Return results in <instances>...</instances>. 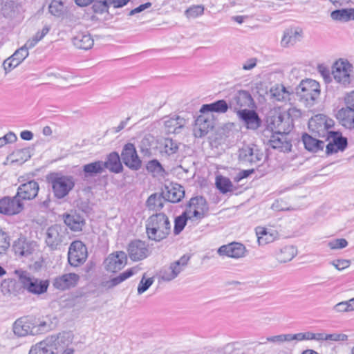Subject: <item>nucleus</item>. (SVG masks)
I'll list each match as a JSON object with an SVG mask.
<instances>
[{
    "instance_id": "nucleus-29",
    "label": "nucleus",
    "mask_w": 354,
    "mask_h": 354,
    "mask_svg": "<svg viewBox=\"0 0 354 354\" xmlns=\"http://www.w3.org/2000/svg\"><path fill=\"white\" fill-rule=\"evenodd\" d=\"M256 234L258 243L261 245L273 242L277 237V232L275 230H268L263 227L256 228Z\"/></svg>"
},
{
    "instance_id": "nucleus-18",
    "label": "nucleus",
    "mask_w": 354,
    "mask_h": 354,
    "mask_svg": "<svg viewBox=\"0 0 354 354\" xmlns=\"http://www.w3.org/2000/svg\"><path fill=\"white\" fill-rule=\"evenodd\" d=\"M237 115L248 129L257 130L261 124V120L257 113L248 109L237 111Z\"/></svg>"
},
{
    "instance_id": "nucleus-62",
    "label": "nucleus",
    "mask_w": 354,
    "mask_h": 354,
    "mask_svg": "<svg viewBox=\"0 0 354 354\" xmlns=\"http://www.w3.org/2000/svg\"><path fill=\"white\" fill-rule=\"evenodd\" d=\"M333 310L337 313L350 312L348 310L347 301H342L335 305L333 306Z\"/></svg>"
},
{
    "instance_id": "nucleus-9",
    "label": "nucleus",
    "mask_w": 354,
    "mask_h": 354,
    "mask_svg": "<svg viewBox=\"0 0 354 354\" xmlns=\"http://www.w3.org/2000/svg\"><path fill=\"white\" fill-rule=\"evenodd\" d=\"M326 140L328 141L326 145V152L328 155L344 151L348 145L347 138L343 137L339 131H327Z\"/></svg>"
},
{
    "instance_id": "nucleus-11",
    "label": "nucleus",
    "mask_w": 354,
    "mask_h": 354,
    "mask_svg": "<svg viewBox=\"0 0 354 354\" xmlns=\"http://www.w3.org/2000/svg\"><path fill=\"white\" fill-rule=\"evenodd\" d=\"M35 318L24 316L17 319L12 324V330L17 337L35 335L34 332Z\"/></svg>"
},
{
    "instance_id": "nucleus-21",
    "label": "nucleus",
    "mask_w": 354,
    "mask_h": 354,
    "mask_svg": "<svg viewBox=\"0 0 354 354\" xmlns=\"http://www.w3.org/2000/svg\"><path fill=\"white\" fill-rule=\"evenodd\" d=\"M37 248L36 242L27 241L24 238L18 239L13 244L15 254L20 257H29L35 252Z\"/></svg>"
},
{
    "instance_id": "nucleus-43",
    "label": "nucleus",
    "mask_w": 354,
    "mask_h": 354,
    "mask_svg": "<svg viewBox=\"0 0 354 354\" xmlns=\"http://www.w3.org/2000/svg\"><path fill=\"white\" fill-rule=\"evenodd\" d=\"M177 261L172 262L169 266H165L160 272V276L163 281H171L177 275Z\"/></svg>"
},
{
    "instance_id": "nucleus-33",
    "label": "nucleus",
    "mask_w": 354,
    "mask_h": 354,
    "mask_svg": "<svg viewBox=\"0 0 354 354\" xmlns=\"http://www.w3.org/2000/svg\"><path fill=\"white\" fill-rule=\"evenodd\" d=\"M302 141L305 148L312 152L323 150L325 147L324 141L317 140L307 133L303 135Z\"/></svg>"
},
{
    "instance_id": "nucleus-5",
    "label": "nucleus",
    "mask_w": 354,
    "mask_h": 354,
    "mask_svg": "<svg viewBox=\"0 0 354 354\" xmlns=\"http://www.w3.org/2000/svg\"><path fill=\"white\" fill-rule=\"evenodd\" d=\"M297 93L306 106L314 105L320 95L319 84L311 79L302 80L297 88Z\"/></svg>"
},
{
    "instance_id": "nucleus-8",
    "label": "nucleus",
    "mask_w": 354,
    "mask_h": 354,
    "mask_svg": "<svg viewBox=\"0 0 354 354\" xmlns=\"http://www.w3.org/2000/svg\"><path fill=\"white\" fill-rule=\"evenodd\" d=\"M87 257V248L81 241H74L71 243L68 252V261L71 266L77 267L83 264Z\"/></svg>"
},
{
    "instance_id": "nucleus-25",
    "label": "nucleus",
    "mask_w": 354,
    "mask_h": 354,
    "mask_svg": "<svg viewBox=\"0 0 354 354\" xmlns=\"http://www.w3.org/2000/svg\"><path fill=\"white\" fill-rule=\"evenodd\" d=\"M293 91L290 88L285 87L281 84H277L272 86L269 94L273 101L286 102L290 100V96Z\"/></svg>"
},
{
    "instance_id": "nucleus-64",
    "label": "nucleus",
    "mask_w": 354,
    "mask_h": 354,
    "mask_svg": "<svg viewBox=\"0 0 354 354\" xmlns=\"http://www.w3.org/2000/svg\"><path fill=\"white\" fill-rule=\"evenodd\" d=\"M346 107L354 110V91L350 92L345 97Z\"/></svg>"
},
{
    "instance_id": "nucleus-57",
    "label": "nucleus",
    "mask_w": 354,
    "mask_h": 354,
    "mask_svg": "<svg viewBox=\"0 0 354 354\" xmlns=\"http://www.w3.org/2000/svg\"><path fill=\"white\" fill-rule=\"evenodd\" d=\"M348 242L345 239H337L330 241L328 243V246L331 250L342 249L347 246Z\"/></svg>"
},
{
    "instance_id": "nucleus-49",
    "label": "nucleus",
    "mask_w": 354,
    "mask_h": 354,
    "mask_svg": "<svg viewBox=\"0 0 354 354\" xmlns=\"http://www.w3.org/2000/svg\"><path fill=\"white\" fill-rule=\"evenodd\" d=\"M164 123L166 133L174 134V137H175L176 131L177 129V117L176 115L167 117L165 118Z\"/></svg>"
},
{
    "instance_id": "nucleus-6",
    "label": "nucleus",
    "mask_w": 354,
    "mask_h": 354,
    "mask_svg": "<svg viewBox=\"0 0 354 354\" xmlns=\"http://www.w3.org/2000/svg\"><path fill=\"white\" fill-rule=\"evenodd\" d=\"M66 238V228L56 224L47 229L45 242L50 250H57L60 249Z\"/></svg>"
},
{
    "instance_id": "nucleus-3",
    "label": "nucleus",
    "mask_w": 354,
    "mask_h": 354,
    "mask_svg": "<svg viewBox=\"0 0 354 354\" xmlns=\"http://www.w3.org/2000/svg\"><path fill=\"white\" fill-rule=\"evenodd\" d=\"M19 281L22 288L28 292L34 295H41L46 292L49 286L48 280H42L32 276L30 272L24 270H15Z\"/></svg>"
},
{
    "instance_id": "nucleus-37",
    "label": "nucleus",
    "mask_w": 354,
    "mask_h": 354,
    "mask_svg": "<svg viewBox=\"0 0 354 354\" xmlns=\"http://www.w3.org/2000/svg\"><path fill=\"white\" fill-rule=\"evenodd\" d=\"M297 254V250L294 245H285L277 254V259L280 263H286L291 261Z\"/></svg>"
},
{
    "instance_id": "nucleus-14",
    "label": "nucleus",
    "mask_w": 354,
    "mask_h": 354,
    "mask_svg": "<svg viewBox=\"0 0 354 354\" xmlns=\"http://www.w3.org/2000/svg\"><path fill=\"white\" fill-rule=\"evenodd\" d=\"M127 257L124 252L118 251L110 254L104 260V268L107 271L115 272L127 264Z\"/></svg>"
},
{
    "instance_id": "nucleus-2",
    "label": "nucleus",
    "mask_w": 354,
    "mask_h": 354,
    "mask_svg": "<svg viewBox=\"0 0 354 354\" xmlns=\"http://www.w3.org/2000/svg\"><path fill=\"white\" fill-rule=\"evenodd\" d=\"M170 223L164 214L159 213L149 216L146 223V231L149 239L160 241L170 232Z\"/></svg>"
},
{
    "instance_id": "nucleus-47",
    "label": "nucleus",
    "mask_w": 354,
    "mask_h": 354,
    "mask_svg": "<svg viewBox=\"0 0 354 354\" xmlns=\"http://www.w3.org/2000/svg\"><path fill=\"white\" fill-rule=\"evenodd\" d=\"M204 6L202 5H194L187 8L185 15L189 19H196L204 13Z\"/></svg>"
},
{
    "instance_id": "nucleus-52",
    "label": "nucleus",
    "mask_w": 354,
    "mask_h": 354,
    "mask_svg": "<svg viewBox=\"0 0 354 354\" xmlns=\"http://www.w3.org/2000/svg\"><path fill=\"white\" fill-rule=\"evenodd\" d=\"M109 6V0L96 1L93 3L92 8L94 12L102 14L108 12Z\"/></svg>"
},
{
    "instance_id": "nucleus-55",
    "label": "nucleus",
    "mask_w": 354,
    "mask_h": 354,
    "mask_svg": "<svg viewBox=\"0 0 354 354\" xmlns=\"http://www.w3.org/2000/svg\"><path fill=\"white\" fill-rule=\"evenodd\" d=\"M266 340L277 345H281L284 342H289L288 334H281L278 335L267 337Z\"/></svg>"
},
{
    "instance_id": "nucleus-46",
    "label": "nucleus",
    "mask_w": 354,
    "mask_h": 354,
    "mask_svg": "<svg viewBox=\"0 0 354 354\" xmlns=\"http://www.w3.org/2000/svg\"><path fill=\"white\" fill-rule=\"evenodd\" d=\"M50 14L55 17H61L65 11V6L61 0H53L48 6Z\"/></svg>"
},
{
    "instance_id": "nucleus-16",
    "label": "nucleus",
    "mask_w": 354,
    "mask_h": 354,
    "mask_svg": "<svg viewBox=\"0 0 354 354\" xmlns=\"http://www.w3.org/2000/svg\"><path fill=\"white\" fill-rule=\"evenodd\" d=\"M262 158L263 153L254 145H245L239 150V158L243 163L257 164L261 160Z\"/></svg>"
},
{
    "instance_id": "nucleus-48",
    "label": "nucleus",
    "mask_w": 354,
    "mask_h": 354,
    "mask_svg": "<svg viewBox=\"0 0 354 354\" xmlns=\"http://www.w3.org/2000/svg\"><path fill=\"white\" fill-rule=\"evenodd\" d=\"M175 137H167L164 139L163 147L165 152L168 155L176 153L177 150V142Z\"/></svg>"
},
{
    "instance_id": "nucleus-4",
    "label": "nucleus",
    "mask_w": 354,
    "mask_h": 354,
    "mask_svg": "<svg viewBox=\"0 0 354 354\" xmlns=\"http://www.w3.org/2000/svg\"><path fill=\"white\" fill-rule=\"evenodd\" d=\"M48 180L51 184L54 196L57 199H62L66 196L75 186L73 176L63 175L61 173L51 174Z\"/></svg>"
},
{
    "instance_id": "nucleus-31",
    "label": "nucleus",
    "mask_w": 354,
    "mask_h": 354,
    "mask_svg": "<svg viewBox=\"0 0 354 354\" xmlns=\"http://www.w3.org/2000/svg\"><path fill=\"white\" fill-rule=\"evenodd\" d=\"M82 169L85 178L97 176L105 171L104 162L100 160L86 164Z\"/></svg>"
},
{
    "instance_id": "nucleus-19",
    "label": "nucleus",
    "mask_w": 354,
    "mask_h": 354,
    "mask_svg": "<svg viewBox=\"0 0 354 354\" xmlns=\"http://www.w3.org/2000/svg\"><path fill=\"white\" fill-rule=\"evenodd\" d=\"M80 276L75 273H66L56 277L53 281V287L59 290H66L76 286Z\"/></svg>"
},
{
    "instance_id": "nucleus-13",
    "label": "nucleus",
    "mask_w": 354,
    "mask_h": 354,
    "mask_svg": "<svg viewBox=\"0 0 354 354\" xmlns=\"http://www.w3.org/2000/svg\"><path fill=\"white\" fill-rule=\"evenodd\" d=\"M276 132L272 133L270 140H268L269 145L273 149L279 150L280 151L287 152L291 150L292 145L286 139L285 135V129L281 128L279 124L275 127Z\"/></svg>"
},
{
    "instance_id": "nucleus-40",
    "label": "nucleus",
    "mask_w": 354,
    "mask_h": 354,
    "mask_svg": "<svg viewBox=\"0 0 354 354\" xmlns=\"http://www.w3.org/2000/svg\"><path fill=\"white\" fill-rule=\"evenodd\" d=\"M165 201L160 194L154 193L149 196L146 201L147 207L151 211H159L164 205Z\"/></svg>"
},
{
    "instance_id": "nucleus-42",
    "label": "nucleus",
    "mask_w": 354,
    "mask_h": 354,
    "mask_svg": "<svg viewBox=\"0 0 354 354\" xmlns=\"http://www.w3.org/2000/svg\"><path fill=\"white\" fill-rule=\"evenodd\" d=\"M135 272L133 268H130L124 271V272L120 274L118 276L110 279L109 281H106V286L107 288H113V287L118 286V284L121 283L130 277L133 276Z\"/></svg>"
},
{
    "instance_id": "nucleus-24",
    "label": "nucleus",
    "mask_w": 354,
    "mask_h": 354,
    "mask_svg": "<svg viewBox=\"0 0 354 354\" xmlns=\"http://www.w3.org/2000/svg\"><path fill=\"white\" fill-rule=\"evenodd\" d=\"M218 253L220 255L239 259L245 256V248L241 243L234 242L221 246L218 250Z\"/></svg>"
},
{
    "instance_id": "nucleus-51",
    "label": "nucleus",
    "mask_w": 354,
    "mask_h": 354,
    "mask_svg": "<svg viewBox=\"0 0 354 354\" xmlns=\"http://www.w3.org/2000/svg\"><path fill=\"white\" fill-rule=\"evenodd\" d=\"M13 156L19 157V158H16L15 160H12V161H20L21 162L27 161L31 157L30 149V148H24L21 149L16 150L13 153Z\"/></svg>"
},
{
    "instance_id": "nucleus-28",
    "label": "nucleus",
    "mask_w": 354,
    "mask_h": 354,
    "mask_svg": "<svg viewBox=\"0 0 354 354\" xmlns=\"http://www.w3.org/2000/svg\"><path fill=\"white\" fill-rule=\"evenodd\" d=\"M73 44L77 48L88 50L93 46L94 40L91 35L86 32L77 33L73 37Z\"/></svg>"
},
{
    "instance_id": "nucleus-63",
    "label": "nucleus",
    "mask_w": 354,
    "mask_h": 354,
    "mask_svg": "<svg viewBox=\"0 0 354 354\" xmlns=\"http://www.w3.org/2000/svg\"><path fill=\"white\" fill-rule=\"evenodd\" d=\"M257 59L256 58H251L245 61L242 66V68L245 71H250L254 68L257 66Z\"/></svg>"
},
{
    "instance_id": "nucleus-35",
    "label": "nucleus",
    "mask_w": 354,
    "mask_h": 354,
    "mask_svg": "<svg viewBox=\"0 0 354 354\" xmlns=\"http://www.w3.org/2000/svg\"><path fill=\"white\" fill-rule=\"evenodd\" d=\"M337 118L346 128L354 129V110L343 108L338 111Z\"/></svg>"
},
{
    "instance_id": "nucleus-36",
    "label": "nucleus",
    "mask_w": 354,
    "mask_h": 354,
    "mask_svg": "<svg viewBox=\"0 0 354 354\" xmlns=\"http://www.w3.org/2000/svg\"><path fill=\"white\" fill-rule=\"evenodd\" d=\"M65 224L73 231L77 232L82 229L84 221L77 214H66L64 216Z\"/></svg>"
},
{
    "instance_id": "nucleus-44",
    "label": "nucleus",
    "mask_w": 354,
    "mask_h": 354,
    "mask_svg": "<svg viewBox=\"0 0 354 354\" xmlns=\"http://www.w3.org/2000/svg\"><path fill=\"white\" fill-rule=\"evenodd\" d=\"M146 168L148 172L151 174L153 177H162L164 176L165 169L157 160L149 161Z\"/></svg>"
},
{
    "instance_id": "nucleus-1",
    "label": "nucleus",
    "mask_w": 354,
    "mask_h": 354,
    "mask_svg": "<svg viewBox=\"0 0 354 354\" xmlns=\"http://www.w3.org/2000/svg\"><path fill=\"white\" fill-rule=\"evenodd\" d=\"M66 333L50 336L32 346L28 354H73L74 349L68 348L69 340Z\"/></svg>"
},
{
    "instance_id": "nucleus-56",
    "label": "nucleus",
    "mask_w": 354,
    "mask_h": 354,
    "mask_svg": "<svg viewBox=\"0 0 354 354\" xmlns=\"http://www.w3.org/2000/svg\"><path fill=\"white\" fill-rule=\"evenodd\" d=\"M21 64V62L14 57V55L3 62V66L6 73L10 71L12 69L16 68Z\"/></svg>"
},
{
    "instance_id": "nucleus-27",
    "label": "nucleus",
    "mask_w": 354,
    "mask_h": 354,
    "mask_svg": "<svg viewBox=\"0 0 354 354\" xmlns=\"http://www.w3.org/2000/svg\"><path fill=\"white\" fill-rule=\"evenodd\" d=\"M252 101V98L248 92L241 91L233 97L229 108L233 109L237 113V111L242 109L243 107H249Z\"/></svg>"
},
{
    "instance_id": "nucleus-58",
    "label": "nucleus",
    "mask_w": 354,
    "mask_h": 354,
    "mask_svg": "<svg viewBox=\"0 0 354 354\" xmlns=\"http://www.w3.org/2000/svg\"><path fill=\"white\" fill-rule=\"evenodd\" d=\"M288 342L310 340V332L299 333L297 334H288Z\"/></svg>"
},
{
    "instance_id": "nucleus-38",
    "label": "nucleus",
    "mask_w": 354,
    "mask_h": 354,
    "mask_svg": "<svg viewBox=\"0 0 354 354\" xmlns=\"http://www.w3.org/2000/svg\"><path fill=\"white\" fill-rule=\"evenodd\" d=\"M20 287L16 280L12 279H4L1 283V291L4 295H17L19 294Z\"/></svg>"
},
{
    "instance_id": "nucleus-17",
    "label": "nucleus",
    "mask_w": 354,
    "mask_h": 354,
    "mask_svg": "<svg viewBox=\"0 0 354 354\" xmlns=\"http://www.w3.org/2000/svg\"><path fill=\"white\" fill-rule=\"evenodd\" d=\"M333 125V121L328 119L326 115L322 114L316 115L313 117L308 122L309 128L315 132H317L319 136L325 137V131H329L328 129Z\"/></svg>"
},
{
    "instance_id": "nucleus-20",
    "label": "nucleus",
    "mask_w": 354,
    "mask_h": 354,
    "mask_svg": "<svg viewBox=\"0 0 354 354\" xmlns=\"http://www.w3.org/2000/svg\"><path fill=\"white\" fill-rule=\"evenodd\" d=\"M39 189L38 183L33 180H30L18 187L15 196L21 201L23 200H32L37 196Z\"/></svg>"
},
{
    "instance_id": "nucleus-61",
    "label": "nucleus",
    "mask_w": 354,
    "mask_h": 354,
    "mask_svg": "<svg viewBox=\"0 0 354 354\" xmlns=\"http://www.w3.org/2000/svg\"><path fill=\"white\" fill-rule=\"evenodd\" d=\"M332 264L337 270H344V269L348 268L351 264V261L349 260H346V259H337V260L333 261L332 262Z\"/></svg>"
},
{
    "instance_id": "nucleus-15",
    "label": "nucleus",
    "mask_w": 354,
    "mask_h": 354,
    "mask_svg": "<svg viewBox=\"0 0 354 354\" xmlns=\"http://www.w3.org/2000/svg\"><path fill=\"white\" fill-rule=\"evenodd\" d=\"M24 209V203L16 196L0 199V213L6 215L19 214Z\"/></svg>"
},
{
    "instance_id": "nucleus-50",
    "label": "nucleus",
    "mask_w": 354,
    "mask_h": 354,
    "mask_svg": "<svg viewBox=\"0 0 354 354\" xmlns=\"http://www.w3.org/2000/svg\"><path fill=\"white\" fill-rule=\"evenodd\" d=\"M17 11V6L13 2H6L1 8L3 15L8 18L13 17Z\"/></svg>"
},
{
    "instance_id": "nucleus-60",
    "label": "nucleus",
    "mask_w": 354,
    "mask_h": 354,
    "mask_svg": "<svg viewBox=\"0 0 354 354\" xmlns=\"http://www.w3.org/2000/svg\"><path fill=\"white\" fill-rule=\"evenodd\" d=\"M13 55L14 57H16V59L21 63L28 56L29 53L25 48L21 47L17 49Z\"/></svg>"
},
{
    "instance_id": "nucleus-30",
    "label": "nucleus",
    "mask_w": 354,
    "mask_h": 354,
    "mask_svg": "<svg viewBox=\"0 0 354 354\" xmlns=\"http://www.w3.org/2000/svg\"><path fill=\"white\" fill-rule=\"evenodd\" d=\"M330 18L342 23L354 21V8H342L333 10L330 12Z\"/></svg>"
},
{
    "instance_id": "nucleus-59",
    "label": "nucleus",
    "mask_w": 354,
    "mask_h": 354,
    "mask_svg": "<svg viewBox=\"0 0 354 354\" xmlns=\"http://www.w3.org/2000/svg\"><path fill=\"white\" fill-rule=\"evenodd\" d=\"M348 336L342 333L326 334V341L339 342L345 341Z\"/></svg>"
},
{
    "instance_id": "nucleus-32",
    "label": "nucleus",
    "mask_w": 354,
    "mask_h": 354,
    "mask_svg": "<svg viewBox=\"0 0 354 354\" xmlns=\"http://www.w3.org/2000/svg\"><path fill=\"white\" fill-rule=\"evenodd\" d=\"M104 169H108L110 171L118 174L122 171L120 156L118 153L112 152L108 156L106 161L104 162Z\"/></svg>"
},
{
    "instance_id": "nucleus-10",
    "label": "nucleus",
    "mask_w": 354,
    "mask_h": 354,
    "mask_svg": "<svg viewBox=\"0 0 354 354\" xmlns=\"http://www.w3.org/2000/svg\"><path fill=\"white\" fill-rule=\"evenodd\" d=\"M352 69L353 66L348 61L340 59L334 63L332 74L337 82L347 84L350 83Z\"/></svg>"
},
{
    "instance_id": "nucleus-7",
    "label": "nucleus",
    "mask_w": 354,
    "mask_h": 354,
    "mask_svg": "<svg viewBox=\"0 0 354 354\" xmlns=\"http://www.w3.org/2000/svg\"><path fill=\"white\" fill-rule=\"evenodd\" d=\"M208 211L206 200L202 196H197L190 199L185 215H188V218L198 222L207 215Z\"/></svg>"
},
{
    "instance_id": "nucleus-26",
    "label": "nucleus",
    "mask_w": 354,
    "mask_h": 354,
    "mask_svg": "<svg viewBox=\"0 0 354 354\" xmlns=\"http://www.w3.org/2000/svg\"><path fill=\"white\" fill-rule=\"evenodd\" d=\"M302 37V30L299 28H289L283 32V35L281 40V45L283 47L288 48L294 46L299 41Z\"/></svg>"
},
{
    "instance_id": "nucleus-22",
    "label": "nucleus",
    "mask_w": 354,
    "mask_h": 354,
    "mask_svg": "<svg viewBox=\"0 0 354 354\" xmlns=\"http://www.w3.org/2000/svg\"><path fill=\"white\" fill-rule=\"evenodd\" d=\"M127 251L129 258L133 261L142 260L149 255L147 246L140 240L131 241L128 245Z\"/></svg>"
},
{
    "instance_id": "nucleus-53",
    "label": "nucleus",
    "mask_w": 354,
    "mask_h": 354,
    "mask_svg": "<svg viewBox=\"0 0 354 354\" xmlns=\"http://www.w3.org/2000/svg\"><path fill=\"white\" fill-rule=\"evenodd\" d=\"M153 277L146 279L145 274H144L138 286V294L141 295L147 291L153 284Z\"/></svg>"
},
{
    "instance_id": "nucleus-12",
    "label": "nucleus",
    "mask_w": 354,
    "mask_h": 354,
    "mask_svg": "<svg viewBox=\"0 0 354 354\" xmlns=\"http://www.w3.org/2000/svg\"><path fill=\"white\" fill-rule=\"evenodd\" d=\"M121 156L124 164L129 169L136 171L141 167L142 162L133 144L127 143L124 145Z\"/></svg>"
},
{
    "instance_id": "nucleus-39",
    "label": "nucleus",
    "mask_w": 354,
    "mask_h": 354,
    "mask_svg": "<svg viewBox=\"0 0 354 354\" xmlns=\"http://www.w3.org/2000/svg\"><path fill=\"white\" fill-rule=\"evenodd\" d=\"M165 201L177 202V188L171 182H166L160 193Z\"/></svg>"
},
{
    "instance_id": "nucleus-34",
    "label": "nucleus",
    "mask_w": 354,
    "mask_h": 354,
    "mask_svg": "<svg viewBox=\"0 0 354 354\" xmlns=\"http://www.w3.org/2000/svg\"><path fill=\"white\" fill-rule=\"evenodd\" d=\"M229 109V105L224 100H220L211 104H203L200 112L206 113L208 112L225 113Z\"/></svg>"
},
{
    "instance_id": "nucleus-54",
    "label": "nucleus",
    "mask_w": 354,
    "mask_h": 354,
    "mask_svg": "<svg viewBox=\"0 0 354 354\" xmlns=\"http://www.w3.org/2000/svg\"><path fill=\"white\" fill-rule=\"evenodd\" d=\"M9 247V236L1 229H0V254L5 253Z\"/></svg>"
},
{
    "instance_id": "nucleus-45",
    "label": "nucleus",
    "mask_w": 354,
    "mask_h": 354,
    "mask_svg": "<svg viewBox=\"0 0 354 354\" xmlns=\"http://www.w3.org/2000/svg\"><path fill=\"white\" fill-rule=\"evenodd\" d=\"M216 187L223 194L232 191L233 185L228 178L218 176L216 178Z\"/></svg>"
},
{
    "instance_id": "nucleus-41",
    "label": "nucleus",
    "mask_w": 354,
    "mask_h": 354,
    "mask_svg": "<svg viewBox=\"0 0 354 354\" xmlns=\"http://www.w3.org/2000/svg\"><path fill=\"white\" fill-rule=\"evenodd\" d=\"M56 323H54L48 317L46 319L38 321L35 319V324H34L35 330L33 333H35V335L46 333L53 329Z\"/></svg>"
},
{
    "instance_id": "nucleus-23",
    "label": "nucleus",
    "mask_w": 354,
    "mask_h": 354,
    "mask_svg": "<svg viewBox=\"0 0 354 354\" xmlns=\"http://www.w3.org/2000/svg\"><path fill=\"white\" fill-rule=\"evenodd\" d=\"M214 128V121L209 115L203 113L195 120L194 133L196 137L202 138L206 136Z\"/></svg>"
}]
</instances>
